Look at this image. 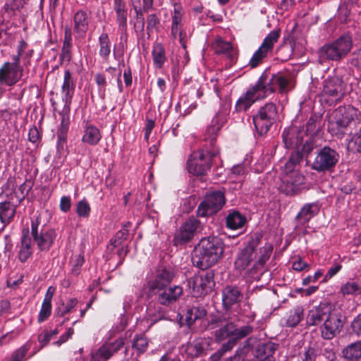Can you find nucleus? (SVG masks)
I'll list each match as a JSON object with an SVG mask.
<instances>
[{
  "label": "nucleus",
  "instance_id": "obj_1",
  "mask_svg": "<svg viewBox=\"0 0 361 361\" xmlns=\"http://www.w3.org/2000/svg\"><path fill=\"white\" fill-rule=\"evenodd\" d=\"M223 253L224 243L219 238H204L194 249L192 263L201 269H207L217 263L222 257Z\"/></svg>",
  "mask_w": 361,
  "mask_h": 361
},
{
  "label": "nucleus",
  "instance_id": "obj_2",
  "mask_svg": "<svg viewBox=\"0 0 361 361\" xmlns=\"http://www.w3.org/2000/svg\"><path fill=\"white\" fill-rule=\"evenodd\" d=\"M358 114V109L351 105L338 106L333 111L329 121V131L333 135H343L347 128L357 118Z\"/></svg>",
  "mask_w": 361,
  "mask_h": 361
},
{
  "label": "nucleus",
  "instance_id": "obj_3",
  "mask_svg": "<svg viewBox=\"0 0 361 361\" xmlns=\"http://www.w3.org/2000/svg\"><path fill=\"white\" fill-rule=\"evenodd\" d=\"M219 154V147L210 149L204 145L197 152H194L188 161L189 173L195 176L205 175L211 169L214 159Z\"/></svg>",
  "mask_w": 361,
  "mask_h": 361
},
{
  "label": "nucleus",
  "instance_id": "obj_4",
  "mask_svg": "<svg viewBox=\"0 0 361 361\" xmlns=\"http://www.w3.org/2000/svg\"><path fill=\"white\" fill-rule=\"evenodd\" d=\"M353 47L350 35H343L331 43L322 46L319 51V58L324 60L340 61L345 58Z\"/></svg>",
  "mask_w": 361,
  "mask_h": 361
},
{
  "label": "nucleus",
  "instance_id": "obj_5",
  "mask_svg": "<svg viewBox=\"0 0 361 361\" xmlns=\"http://www.w3.org/2000/svg\"><path fill=\"white\" fill-rule=\"evenodd\" d=\"M288 85L289 80L283 75L277 73L269 75L267 73H264L255 85L263 99L276 90L281 94L287 92L289 90Z\"/></svg>",
  "mask_w": 361,
  "mask_h": 361
},
{
  "label": "nucleus",
  "instance_id": "obj_6",
  "mask_svg": "<svg viewBox=\"0 0 361 361\" xmlns=\"http://www.w3.org/2000/svg\"><path fill=\"white\" fill-rule=\"evenodd\" d=\"M31 235L34 242L41 251H48L56 237L55 230L43 224L39 216L32 219Z\"/></svg>",
  "mask_w": 361,
  "mask_h": 361
},
{
  "label": "nucleus",
  "instance_id": "obj_7",
  "mask_svg": "<svg viewBox=\"0 0 361 361\" xmlns=\"http://www.w3.org/2000/svg\"><path fill=\"white\" fill-rule=\"evenodd\" d=\"M277 107L272 102L262 106L257 114L253 116V123L260 135L267 133L277 118Z\"/></svg>",
  "mask_w": 361,
  "mask_h": 361
},
{
  "label": "nucleus",
  "instance_id": "obj_8",
  "mask_svg": "<svg viewBox=\"0 0 361 361\" xmlns=\"http://www.w3.org/2000/svg\"><path fill=\"white\" fill-rule=\"evenodd\" d=\"M338 153L334 149L325 146L317 152L311 164V169L317 172L333 171L339 160Z\"/></svg>",
  "mask_w": 361,
  "mask_h": 361
},
{
  "label": "nucleus",
  "instance_id": "obj_9",
  "mask_svg": "<svg viewBox=\"0 0 361 361\" xmlns=\"http://www.w3.org/2000/svg\"><path fill=\"white\" fill-rule=\"evenodd\" d=\"M226 203L224 193L221 191H214L207 193L198 206L197 213L198 216L206 217L216 214Z\"/></svg>",
  "mask_w": 361,
  "mask_h": 361
},
{
  "label": "nucleus",
  "instance_id": "obj_10",
  "mask_svg": "<svg viewBox=\"0 0 361 361\" xmlns=\"http://www.w3.org/2000/svg\"><path fill=\"white\" fill-rule=\"evenodd\" d=\"M345 322V317L341 310H330L324 324L321 335L324 339L330 340L340 334Z\"/></svg>",
  "mask_w": 361,
  "mask_h": 361
},
{
  "label": "nucleus",
  "instance_id": "obj_11",
  "mask_svg": "<svg viewBox=\"0 0 361 361\" xmlns=\"http://www.w3.org/2000/svg\"><path fill=\"white\" fill-rule=\"evenodd\" d=\"M281 35V29L272 30L264 39L261 46L254 53L250 60L249 65L251 68H255L267 57L274 49V44L278 42Z\"/></svg>",
  "mask_w": 361,
  "mask_h": 361
},
{
  "label": "nucleus",
  "instance_id": "obj_12",
  "mask_svg": "<svg viewBox=\"0 0 361 361\" xmlns=\"http://www.w3.org/2000/svg\"><path fill=\"white\" fill-rule=\"evenodd\" d=\"M346 85L338 76L330 77L324 81L322 97L332 102L340 100L345 94Z\"/></svg>",
  "mask_w": 361,
  "mask_h": 361
},
{
  "label": "nucleus",
  "instance_id": "obj_13",
  "mask_svg": "<svg viewBox=\"0 0 361 361\" xmlns=\"http://www.w3.org/2000/svg\"><path fill=\"white\" fill-rule=\"evenodd\" d=\"M262 235L259 233H255L252 238L247 245L243 248L238 254L235 261V267L240 270H245L256 257V248L259 245Z\"/></svg>",
  "mask_w": 361,
  "mask_h": 361
},
{
  "label": "nucleus",
  "instance_id": "obj_14",
  "mask_svg": "<svg viewBox=\"0 0 361 361\" xmlns=\"http://www.w3.org/2000/svg\"><path fill=\"white\" fill-rule=\"evenodd\" d=\"M200 228V221L195 217H190L176 232L173 238L174 245L178 246L190 242Z\"/></svg>",
  "mask_w": 361,
  "mask_h": 361
},
{
  "label": "nucleus",
  "instance_id": "obj_15",
  "mask_svg": "<svg viewBox=\"0 0 361 361\" xmlns=\"http://www.w3.org/2000/svg\"><path fill=\"white\" fill-rule=\"evenodd\" d=\"M190 288L195 297H202L209 293L214 286L213 274L206 272L204 274L194 276L188 281Z\"/></svg>",
  "mask_w": 361,
  "mask_h": 361
},
{
  "label": "nucleus",
  "instance_id": "obj_16",
  "mask_svg": "<svg viewBox=\"0 0 361 361\" xmlns=\"http://www.w3.org/2000/svg\"><path fill=\"white\" fill-rule=\"evenodd\" d=\"M305 178L298 171L286 174L279 187L281 192L286 195L293 196L299 194L304 188Z\"/></svg>",
  "mask_w": 361,
  "mask_h": 361
},
{
  "label": "nucleus",
  "instance_id": "obj_17",
  "mask_svg": "<svg viewBox=\"0 0 361 361\" xmlns=\"http://www.w3.org/2000/svg\"><path fill=\"white\" fill-rule=\"evenodd\" d=\"M306 133L305 130L296 126H292L284 130L282 134L285 147L288 149H299L302 145Z\"/></svg>",
  "mask_w": 361,
  "mask_h": 361
},
{
  "label": "nucleus",
  "instance_id": "obj_18",
  "mask_svg": "<svg viewBox=\"0 0 361 361\" xmlns=\"http://www.w3.org/2000/svg\"><path fill=\"white\" fill-rule=\"evenodd\" d=\"M175 272L171 268H162L156 271L154 279L147 283L148 288L150 291H160L161 289L167 287L173 278Z\"/></svg>",
  "mask_w": 361,
  "mask_h": 361
},
{
  "label": "nucleus",
  "instance_id": "obj_19",
  "mask_svg": "<svg viewBox=\"0 0 361 361\" xmlns=\"http://www.w3.org/2000/svg\"><path fill=\"white\" fill-rule=\"evenodd\" d=\"M15 66L10 65L6 62L0 68V84L11 86L15 85L21 78L23 68H15Z\"/></svg>",
  "mask_w": 361,
  "mask_h": 361
},
{
  "label": "nucleus",
  "instance_id": "obj_20",
  "mask_svg": "<svg viewBox=\"0 0 361 361\" xmlns=\"http://www.w3.org/2000/svg\"><path fill=\"white\" fill-rule=\"evenodd\" d=\"M331 307L326 303H320L308 311L307 324L309 326H320L324 324Z\"/></svg>",
  "mask_w": 361,
  "mask_h": 361
},
{
  "label": "nucleus",
  "instance_id": "obj_21",
  "mask_svg": "<svg viewBox=\"0 0 361 361\" xmlns=\"http://www.w3.org/2000/svg\"><path fill=\"white\" fill-rule=\"evenodd\" d=\"M263 99L258 92L257 87L253 85L250 87L247 92L241 96L235 104V111H245L247 110L257 100Z\"/></svg>",
  "mask_w": 361,
  "mask_h": 361
},
{
  "label": "nucleus",
  "instance_id": "obj_22",
  "mask_svg": "<svg viewBox=\"0 0 361 361\" xmlns=\"http://www.w3.org/2000/svg\"><path fill=\"white\" fill-rule=\"evenodd\" d=\"M223 124V118H221L219 115H216L212 119L211 124L207 127L204 134V145H207L210 149L218 147L216 145V138Z\"/></svg>",
  "mask_w": 361,
  "mask_h": 361
},
{
  "label": "nucleus",
  "instance_id": "obj_23",
  "mask_svg": "<svg viewBox=\"0 0 361 361\" xmlns=\"http://www.w3.org/2000/svg\"><path fill=\"white\" fill-rule=\"evenodd\" d=\"M158 295V301L161 305H169L176 302L183 295V290L180 286H174L173 287H166L161 290Z\"/></svg>",
  "mask_w": 361,
  "mask_h": 361
},
{
  "label": "nucleus",
  "instance_id": "obj_24",
  "mask_svg": "<svg viewBox=\"0 0 361 361\" xmlns=\"http://www.w3.org/2000/svg\"><path fill=\"white\" fill-rule=\"evenodd\" d=\"M242 294L238 287L227 286L222 291L223 305L226 309L240 302Z\"/></svg>",
  "mask_w": 361,
  "mask_h": 361
},
{
  "label": "nucleus",
  "instance_id": "obj_25",
  "mask_svg": "<svg viewBox=\"0 0 361 361\" xmlns=\"http://www.w3.org/2000/svg\"><path fill=\"white\" fill-rule=\"evenodd\" d=\"M31 238L29 236V228H23L18 252V259L21 262H25L32 255Z\"/></svg>",
  "mask_w": 361,
  "mask_h": 361
},
{
  "label": "nucleus",
  "instance_id": "obj_26",
  "mask_svg": "<svg viewBox=\"0 0 361 361\" xmlns=\"http://www.w3.org/2000/svg\"><path fill=\"white\" fill-rule=\"evenodd\" d=\"M74 31L80 37H83L88 30L89 20L87 13L83 10L78 11L73 16Z\"/></svg>",
  "mask_w": 361,
  "mask_h": 361
},
{
  "label": "nucleus",
  "instance_id": "obj_27",
  "mask_svg": "<svg viewBox=\"0 0 361 361\" xmlns=\"http://www.w3.org/2000/svg\"><path fill=\"white\" fill-rule=\"evenodd\" d=\"M276 346L273 343L259 345L255 352V357L258 361H275L274 353Z\"/></svg>",
  "mask_w": 361,
  "mask_h": 361
},
{
  "label": "nucleus",
  "instance_id": "obj_28",
  "mask_svg": "<svg viewBox=\"0 0 361 361\" xmlns=\"http://www.w3.org/2000/svg\"><path fill=\"white\" fill-rule=\"evenodd\" d=\"M319 212L317 204L311 203L305 204L295 217L298 224L305 225Z\"/></svg>",
  "mask_w": 361,
  "mask_h": 361
},
{
  "label": "nucleus",
  "instance_id": "obj_29",
  "mask_svg": "<svg viewBox=\"0 0 361 361\" xmlns=\"http://www.w3.org/2000/svg\"><path fill=\"white\" fill-rule=\"evenodd\" d=\"M207 315V310L202 306H192L185 313V324L190 327L197 320L202 319Z\"/></svg>",
  "mask_w": 361,
  "mask_h": 361
},
{
  "label": "nucleus",
  "instance_id": "obj_30",
  "mask_svg": "<svg viewBox=\"0 0 361 361\" xmlns=\"http://www.w3.org/2000/svg\"><path fill=\"white\" fill-rule=\"evenodd\" d=\"M342 356L348 361L361 358V340L348 345L342 350Z\"/></svg>",
  "mask_w": 361,
  "mask_h": 361
},
{
  "label": "nucleus",
  "instance_id": "obj_31",
  "mask_svg": "<svg viewBox=\"0 0 361 361\" xmlns=\"http://www.w3.org/2000/svg\"><path fill=\"white\" fill-rule=\"evenodd\" d=\"M72 47V32L70 27L66 26L64 30V39L61 49L60 59L63 61L69 62L71 59V49Z\"/></svg>",
  "mask_w": 361,
  "mask_h": 361
},
{
  "label": "nucleus",
  "instance_id": "obj_32",
  "mask_svg": "<svg viewBox=\"0 0 361 361\" xmlns=\"http://www.w3.org/2000/svg\"><path fill=\"white\" fill-rule=\"evenodd\" d=\"M304 310L302 306H296L283 317L284 324L288 327L296 326L303 317Z\"/></svg>",
  "mask_w": 361,
  "mask_h": 361
},
{
  "label": "nucleus",
  "instance_id": "obj_33",
  "mask_svg": "<svg viewBox=\"0 0 361 361\" xmlns=\"http://www.w3.org/2000/svg\"><path fill=\"white\" fill-rule=\"evenodd\" d=\"M212 48L216 54H224L231 59L234 58V51L232 44L224 41L222 38L216 39L212 44Z\"/></svg>",
  "mask_w": 361,
  "mask_h": 361
},
{
  "label": "nucleus",
  "instance_id": "obj_34",
  "mask_svg": "<svg viewBox=\"0 0 361 361\" xmlns=\"http://www.w3.org/2000/svg\"><path fill=\"white\" fill-rule=\"evenodd\" d=\"M16 207L9 202H0V220L4 224H9L14 217Z\"/></svg>",
  "mask_w": 361,
  "mask_h": 361
},
{
  "label": "nucleus",
  "instance_id": "obj_35",
  "mask_svg": "<svg viewBox=\"0 0 361 361\" xmlns=\"http://www.w3.org/2000/svg\"><path fill=\"white\" fill-rule=\"evenodd\" d=\"M101 137L99 130L97 127L90 125L86 127L82 140L90 145H95Z\"/></svg>",
  "mask_w": 361,
  "mask_h": 361
},
{
  "label": "nucleus",
  "instance_id": "obj_36",
  "mask_svg": "<svg viewBox=\"0 0 361 361\" xmlns=\"http://www.w3.org/2000/svg\"><path fill=\"white\" fill-rule=\"evenodd\" d=\"M246 218L238 211H233L226 217V226L231 229H238L243 226Z\"/></svg>",
  "mask_w": 361,
  "mask_h": 361
},
{
  "label": "nucleus",
  "instance_id": "obj_37",
  "mask_svg": "<svg viewBox=\"0 0 361 361\" xmlns=\"http://www.w3.org/2000/svg\"><path fill=\"white\" fill-rule=\"evenodd\" d=\"M273 250V247L271 244H266L260 248V255L259 259L252 268V272H257L261 269L266 262L269 259Z\"/></svg>",
  "mask_w": 361,
  "mask_h": 361
},
{
  "label": "nucleus",
  "instance_id": "obj_38",
  "mask_svg": "<svg viewBox=\"0 0 361 361\" xmlns=\"http://www.w3.org/2000/svg\"><path fill=\"white\" fill-rule=\"evenodd\" d=\"M321 121L322 118L320 116L316 114L311 115L306 125V130H305L306 133L305 137H308L310 135V137H312V135L319 131Z\"/></svg>",
  "mask_w": 361,
  "mask_h": 361
},
{
  "label": "nucleus",
  "instance_id": "obj_39",
  "mask_svg": "<svg viewBox=\"0 0 361 361\" xmlns=\"http://www.w3.org/2000/svg\"><path fill=\"white\" fill-rule=\"evenodd\" d=\"M152 57L155 67L161 68L166 61L165 50L161 44H157L154 47Z\"/></svg>",
  "mask_w": 361,
  "mask_h": 361
},
{
  "label": "nucleus",
  "instance_id": "obj_40",
  "mask_svg": "<svg viewBox=\"0 0 361 361\" xmlns=\"http://www.w3.org/2000/svg\"><path fill=\"white\" fill-rule=\"evenodd\" d=\"M99 55L106 59L111 53V42L107 33H102L99 37Z\"/></svg>",
  "mask_w": 361,
  "mask_h": 361
},
{
  "label": "nucleus",
  "instance_id": "obj_41",
  "mask_svg": "<svg viewBox=\"0 0 361 361\" xmlns=\"http://www.w3.org/2000/svg\"><path fill=\"white\" fill-rule=\"evenodd\" d=\"M75 89V82L72 78L69 70H66L64 73L63 83L62 85L63 92L65 93L66 99H70Z\"/></svg>",
  "mask_w": 361,
  "mask_h": 361
},
{
  "label": "nucleus",
  "instance_id": "obj_42",
  "mask_svg": "<svg viewBox=\"0 0 361 361\" xmlns=\"http://www.w3.org/2000/svg\"><path fill=\"white\" fill-rule=\"evenodd\" d=\"M149 345L147 338L142 334L136 335L132 341V348L135 349L137 354L144 353Z\"/></svg>",
  "mask_w": 361,
  "mask_h": 361
},
{
  "label": "nucleus",
  "instance_id": "obj_43",
  "mask_svg": "<svg viewBox=\"0 0 361 361\" xmlns=\"http://www.w3.org/2000/svg\"><path fill=\"white\" fill-rule=\"evenodd\" d=\"M252 331L253 328L250 325L236 328L235 325L232 322L231 338L236 342V341L242 339L250 334Z\"/></svg>",
  "mask_w": 361,
  "mask_h": 361
},
{
  "label": "nucleus",
  "instance_id": "obj_44",
  "mask_svg": "<svg viewBox=\"0 0 361 361\" xmlns=\"http://www.w3.org/2000/svg\"><path fill=\"white\" fill-rule=\"evenodd\" d=\"M341 293L343 295H360L361 282L348 281L341 288Z\"/></svg>",
  "mask_w": 361,
  "mask_h": 361
},
{
  "label": "nucleus",
  "instance_id": "obj_45",
  "mask_svg": "<svg viewBox=\"0 0 361 361\" xmlns=\"http://www.w3.org/2000/svg\"><path fill=\"white\" fill-rule=\"evenodd\" d=\"M232 322L226 323L215 331V340L218 342L231 338Z\"/></svg>",
  "mask_w": 361,
  "mask_h": 361
},
{
  "label": "nucleus",
  "instance_id": "obj_46",
  "mask_svg": "<svg viewBox=\"0 0 361 361\" xmlns=\"http://www.w3.org/2000/svg\"><path fill=\"white\" fill-rule=\"evenodd\" d=\"M302 153L298 149L293 152L289 157L288 161L285 164V170L286 173L292 172L295 166L299 164L302 161Z\"/></svg>",
  "mask_w": 361,
  "mask_h": 361
},
{
  "label": "nucleus",
  "instance_id": "obj_47",
  "mask_svg": "<svg viewBox=\"0 0 361 361\" xmlns=\"http://www.w3.org/2000/svg\"><path fill=\"white\" fill-rule=\"evenodd\" d=\"M294 51V47L293 44H285L280 47L278 49L277 55L278 58L282 61H287L289 60Z\"/></svg>",
  "mask_w": 361,
  "mask_h": 361
},
{
  "label": "nucleus",
  "instance_id": "obj_48",
  "mask_svg": "<svg viewBox=\"0 0 361 361\" xmlns=\"http://www.w3.org/2000/svg\"><path fill=\"white\" fill-rule=\"evenodd\" d=\"M185 351L191 357H198L204 351V346L202 342L195 341L187 345Z\"/></svg>",
  "mask_w": 361,
  "mask_h": 361
},
{
  "label": "nucleus",
  "instance_id": "obj_49",
  "mask_svg": "<svg viewBox=\"0 0 361 361\" xmlns=\"http://www.w3.org/2000/svg\"><path fill=\"white\" fill-rule=\"evenodd\" d=\"M108 353V349L104 343L96 351L92 353L90 361H107L111 358Z\"/></svg>",
  "mask_w": 361,
  "mask_h": 361
},
{
  "label": "nucleus",
  "instance_id": "obj_50",
  "mask_svg": "<svg viewBox=\"0 0 361 361\" xmlns=\"http://www.w3.org/2000/svg\"><path fill=\"white\" fill-rule=\"evenodd\" d=\"M125 344V340L123 338H119L115 340L113 342H106L104 343V345L106 349H108V353L111 357L114 354H116L118 350H120Z\"/></svg>",
  "mask_w": 361,
  "mask_h": 361
},
{
  "label": "nucleus",
  "instance_id": "obj_51",
  "mask_svg": "<svg viewBox=\"0 0 361 361\" xmlns=\"http://www.w3.org/2000/svg\"><path fill=\"white\" fill-rule=\"evenodd\" d=\"M317 353L315 349L310 346H305L299 353L300 361H315Z\"/></svg>",
  "mask_w": 361,
  "mask_h": 361
},
{
  "label": "nucleus",
  "instance_id": "obj_52",
  "mask_svg": "<svg viewBox=\"0 0 361 361\" xmlns=\"http://www.w3.org/2000/svg\"><path fill=\"white\" fill-rule=\"evenodd\" d=\"M32 187V183L30 180H26L23 184H21L17 191L15 192L16 196L19 202L23 201L25 197L28 195L29 191Z\"/></svg>",
  "mask_w": 361,
  "mask_h": 361
},
{
  "label": "nucleus",
  "instance_id": "obj_53",
  "mask_svg": "<svg viewBox=\"0 0 361 361\" xmlns=\"http://www.w3.org/2000/svg\"><path fill=\"white\" fill-rule=\"evenodd\" d=\"M90 206L87 200L79 201L76 204V213L80 217L87 218L90 216Z\"/></svg>",
  "mask_w": 361,
  "mask_h": 361
},
{
  "label": "nucleus",
  "instance_id": "obj_54",
  "mask_svg": "<svg viewBox=\"0 0 361 361\" xmlns=\"http://www.w3.org/2000/svg\"><path fill=\"white\" fill-rule=\"evenodd\" d=\"M182 13L177 8L174 9V14L172 18L171 35L174 38H176V32L178 29H180V23L182 21Z\"/></svg>",
  "mask_w": 361,
  "mask_h": 361
},
{
  "label": "nucleus",
  "instance_id": "obj_55",
  "mask_svg": "<svg viewBox=\"0 0 361 361\" xmlns=\"http://www.w3.org/2000/svg\"><path fill=\"white\" fill-rule=\"evenodd\" d=\"M116 16L118 30L121 33H126L127 31L128 10L116 13Z\"/></svg>",
  "mask_w": 361,
  "mask_h": 361
},
{
  "label": "nucleus",
  "instance_id": "obj_56",
  "mask_svg": "<svg viewBox=\"0 0 361 361\" xmlns=\"http://www.w3.org/2000/svg\"><path fill=\"white\" fill-rule=\"evenodd\" d=\"M30 347L24 345L14 351L8 361H22L27 353Z\"/></svg>",
  "mask_w": 361,
  "mask_h": 361
},
{
  "label": "nucleus",
  "instance_id": "obj_57",
  "mask_svg": "<svg viewBox=\"0 0 361 361\" xmlns=\"http://www.w3.org/2000/svg\"><path fill=\"white\" fill-rule=\"evenodd\" d=\"M51 312V303L43 302L38 315V322H42L45 321L50 316Z\"/></svg>",
  "mask_w": 361,
  "mask_h": 361
},
{
  "label": "nucleus",
  "instance_id": "obj_58",
  "mask_svg": "<svg viewBox=\"0 0 361 361\" xmlns=\"http://www.w3.org/2000/svg\"><path fill=\"white\" fill-rule=\"evenodd\" d=\"M159 22V19L154 13L150 14L147 17V31L149 35H150V32L157 28Z\"/></svg>",
  "mask_w": 361,
  "mask_h": 361
},
{
  "label": "nucleus",
  "instance_id": "obj_59",
  "mask_svg": "<svg viewBox=\"0 0 361 361\" xmlns=\"http://www.w3.org/2000/svg\"><path fill=\"white\" fill-rule=\"evenodd\" d=\"M302 151L300 152L302 153V157L306 156L307 157L315 147L313 138L311 137H307L305 144L302 143Z\"/></svg>",
  "mask_w": 361,
  "mask_h": 361
},
{
  "label": "nucleus",
  "instance_id": "obj_60",
  "mask_svg": "<svg viewBox=\"0 0 361 361\" xmlns=\"http://www.w3.org/2000/svg\"><path fill=\"white\" fill-rule=\"evenodd\" d=\"M135 10L136 13V23H135V27L137 28L140 32H143L145 25L143 15L144 11L142 9H137L136 7L135 8Z\"/></svg>",
  "mask_w": 361,
  "mask_h": 361
},
{
  "label": "nucleus",
  "instance_id": "obj_61",
  "mask_svg": "<svg viewBox=\"0 0 361 361\" xmlns=\"http://www.w3.org/2000/svg\"><path fill=\"white\" fill-rule=\"evenodd\" d=\"M128 235V229H123L116 233L115 235V238L111 240V245L113 247H116L119 246L121 243L122 240L126 239Z\"/></svg>",
  "mask_w": 361,
  "mask_h": 361
},
{
  "label": "nucleus",
  "instance_id": "obj_62",
  "mask_svg": "<svg viewBox=\"0 0 361 361\" xmlns=\"http://www.w3.org/2000/svg\"><path fill=\"white\" fill-rule=\"evenodd\" d=\"M78 303V300L76 298L69 299L65 306L64 309L62 311H58L57 315L59 317H64L66 314L69 313L71 310L75 307Z\"/></svg>",
  "mask_w": 361,
  "mask_h": 361
},
{
  "label": "nucleus",
  "instance_id": "obj_63",
  "mask_svg": "<svg viewBox=\"0 0 361 361\" xmlns=\"http://www.w3.org/2000/svg\"><path fill=\"white\" fill-rule=\"evenodd\" d=\"M351 329L353 334L361 337V313L353 319L351 322Z\"/></svg>",
  "mask_w": 361,
  "mask_h": 361
},
{
  "label": "nucleus",
  "instance_id": "obj_64",
  "mask_svg": "<svg viewBox=\"0 0 361 361\" xmlns=\"http://www.w3.org/2000/svg\"><path fill=\"white\" fill-rule=\"evenodd\" d=\"M350 145L354 147L358 152H361V130L353 135L350 141Z\"/></svg>",
  "mask_w": 361,
  "mask_h": 361
}]
</instances>
